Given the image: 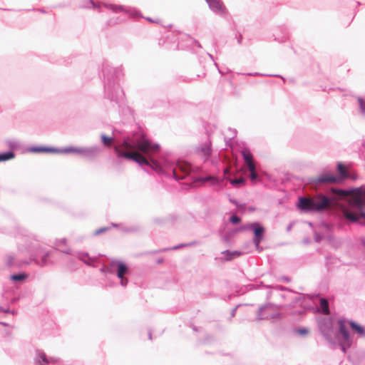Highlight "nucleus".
Wrapping results in <instances>:
<instances>
[{
  "mask_svg": "<svg viewBox=\"0 0 365 365\" xmlns=\"http://www.w3.org/2000/svg\"><path fill=\"white\" fill-rule=\"evenodd\" d=\"M331 191L339 197L350 196L347 206L339 205V209L346 220L354 222H365V188L360 187L349 191L332 188Z\"/></svg>",
  "mask_w": 365,
  "mask_h": 365,
  "instance_id": "nucleus-1",
  "label": "nucleus"
},
{
  "mask_svg": "<svg viewBox=\"0 0 365 365\" xmlns=\"http://www.w3.org/2000/svg\"><path fill=\"white\" fill-rule=\"evenodd\" d=\"M116 147H121L123 151H138L142 155L143 153L148 156L155 154L160 150V146L153 143L144 135H141L134 140L128 138L121 145Z\"/></svg>",
  "mask_w": 365,
  "mask_h": 365,
  "instance_id": "nucleus-2",
  "label": "nucleus"
},
{
  "mask_svg": "<svg viewBox=\"0 0 365 365\" xmlns=\"http://www.w3.org/2000/svg\"><path fill=\"white\" fill-rule=\"evenodd\" d=\"M330 204L331 200L329 198L324 195H317L311 198H299L298 207L304 212H314L322 210Z\"/></svg>",
  "mask_w": 365,
  "mask_h": 365,
  "instance_id": "nucleus-3",
  "label": "nucleus"
},
{
  "mask_svg": "<svg viewBox=\"0 0 365 365\" xmlns=\"http://www.w3.org/2000/svg\"><path fill=\"white\" fill-rule=\"evenodd\" d=\"M115 150L120 157L132 160L140 165H149L155 170L159 169V165L156 161L153 159L148 160L143 155L138 151H123L121 147H115Z\"/></svg>",
  "mask_w": 365,
  "mask_h": 365,
  "instance_id": "nucleus-4",
  "label": "nucleus"
},
{
  "mask_svg": "<svg viewBox=\"0 0 365 365\" xmlns=\"http://www.w3.org/2000/svg\"><path fill=\"white\" fill-rule=\"evenodd\" d=\"M243 159L250 172V179L252 181H255L257 178V173L256 172V167L253 160V156L250 150L245 148L241 152Z\"/></svg>",
  "mask_w": 365,
  "mask_h": 365,
  "instance_id": "nucleus-5",
  "label": "nucleus"
},
{
  "mask_svg": "<svg viewBox=\"0 0 365 365\" xmlns=\"http://www.w3.org/2000/svg\"><path fill=\"white\" fill-rule=\"evenodd\" d=\"M252 230L254 232V238H253V242L256 245L257 247H259V245L260 242L262 241L263 238V234L264 232V228L261 226L259 224L255 222L252 224H249L246 226H245L241 230Z\"/></svg>",
  "mask_w": 365,
  "mask_h": 365,
  "instance_id": "nucleus-6",
  "label": "nucleus"
},
{
  "mask_svg": "<svg viewBox=\"0 0 365 365\" xmlns=\"http://www.w3.org/2000/svg\"><path fill=\"white\" fill-rule=\"evenodd\" d=\"M190 165L186 163H179L173 169V175L176 179H183L188 175Z\"/></svg>",
  "mask_w": 365,
  "mask_h": 365,
  "instance_id": "nucleus-7",
  "label": "nucleus"
},
{
  "mask_svg": "<svg viewBox=\"0 0 365 365\" xmlns=\"http://www.w3.org/2000/svg\"><path fill=\"white\" fill-rule=\"evenodd\" d=\"M316 182L318 183H325V184H338L340 183V178H336L331 173H323L319 175L316 179Z\"/></svg>",
  "mask_w": 365,
  "mask_h": 365,
  "instance_id": "nucleus-8",
  "label": "nucleus"
},
{
  "mask_svg": "<svg viewBox=\"0 0 365 365\" xmlns=\"http://www.w3.org/2000/svg\"><path fill=\"white\" fill-rule=\"evenodd\" d=\"M111 266L117 267V276L120 279L121 284L125 286L128 283V279L124 278V275L128 272L127 266L121 262H112Z\"/></svg>",
  "mask_w": 365,
  "mask_h": 365,
  "instance_id": "nucleus-9",
  "label": "nucleus"
},
{
  "mask_svg": "<svg viewBox=\"0 0 365 365\" xmlns=\"http://www.w3.org/2000/svg\"><path fill=\"white\" fill-rule=\"evenodd\" d=\"M337 171L339 173V175H336V177L340 178V182L346 178H351V175L349 174V167L341 163H339L337 164Z\"/></svg>",
  "mask_w": 365,
  "mask_h": 365,
  "instance_id": "nucleus-10",
  "label": "nucleus"
},
{
  "mask_svg": "<svg viewBox=\"0 0 365 365\" xmlns=\"http://www.w3.org/2000/svg\"><path fill=\"white\" fill-rule=\"evenodd\" d=\"M339 332L342 335L343 339L347 344L348 346H350V337L349 334L346 328V322L344 319H339L338 321Z\"/></svg>",
  "mask_w": 365,
  "mask_h": 365,
  "instance_id": "nucleus-11",
  "label": "nucleus"
},
{
  "mask_svg": "<svg viewBox=\"0 0 365 365\" xmlns=\"http://www.w3.org/2000/svg\"><path fill=\"white\" fill-rule=\"evenodd\" d=\"M197 153L205 160H207L211 154V143L207 142L201 145L197 149Z\"/></svg>",
  "mask_w": 365,
  "mask_h": 365,
  "instance_id": "nucleus-12",
  "label": "nucleus"
},
{
  "mask_svg": "<svg viewBox=\"0 0 365 365\" xmlns=\"http://www.w3.org/2000/svg\"><path fill=\"white\" fill-rule=\"evenodd\" d=\"M83 150L81 148H74V147H68L63 149H58V152H56V153H83Z\"/></svg>",
  "mask_w": 365,
  "mask_h": 365,
  "instance_id": "nucleus-13",
  "label": "nucleus"
},
{
  "mask_svg": "<svg viewBox=\"0 0 365 365\" xmlns=\"http://www.w3.org/2000/svg\"><path fill=\"white\" fill-rule=\"evenodd\" d=\"M320 308H321L322 312L324 314L328 315L330 314V311H329V303L326 299H324V298L320 299Z\"/></svg>",
  "mask_w": 365,
  "mask_h": 365,
  "instance_id": "nucleus-14",
  "label": "nucleus"
},
{
  "mask_svg": "<svg viewBox=\"0 0 365 365\" xmlns=\"http://www.w3.org/2000/svg\"><path fill=\"white\" fill-rule=\"evenodd\" d=\"M349 324L353 330H354L357 334L365 336V329L362 326L355 323L354 322H350Z\"/></svg>",
  "mask_w": 365,
  "mask_h": 365,
  "instance_id": "nucleus-15",
  "label": "nucleus"
},
{
  "mask_svg": "<svg viewBox=\"0 0 365 365\" xmlns=\"http://www.w3.org/2000/svg\"><path fill=\"white\" fill-rule=\"evenodd\" d=\"M32 150L34 152H37V153H56V152H58V149H57V148H45V147L34 148L32 149Z\"/></svg>",
  "mask_w": 365,
  "mask_h": 365,
  "instance_id": "nucleus-16",
  "label": "nucleus"
},
{
  "mask_svg": "<svg viewBox=\"0 0 365 365\" xmlns=\"http://www.w3.org/2000/svg\"><path fill=\"white\" fill-rule=\"evenodd\" d=\"M106 7L108 9L112 10L114 12H121L123 11V7L120 5H115V4H106L105 5Z\"/></svg>",
  "mask_w": 365,
  "mask_h": 365,
  "instance_id": "nucleus-17",
  "label": "nucleus"
},
{
  "mask_svg": "<svg viewBox=\"0 0 365 365\" xmlns=\"http://www.w3.org/2000/svg\"><path fill=\"white\" fill-rule=\"evenodd\" d=\"M210 6L215 9H220L222 7L221 3L219 0H208Z\"/></svg>",
  "mask_w": 365,
  "mask_h": 365,
  "instance_id": "nucleus-18",
  "label": "nucleus"
},
{
  "mask_svg": "<svg viewBox=\"0 0 365 365\" xmlns=\"http://www.w3.org/2000/svg\"><path fill=\"white\" fill-rule=\"evenodd\" d=\"M14 154L12 152H8L0 155V162L11 160L14 158Z\"/></svg>",
  "mask_w": 365,
  "mask_h": 365,
  "instance_id": "nucleus-19",
  "label": "nucleus"
},
{
  "mask_svg": "<svg viewBox=\"0 0 365 365\" xmlns=\"http://www.w3.org/2000/svg\"><path fill=\"white\" fill-rule=\"evenodd\" d=\"M101 139L103 144L108 147L110 146L113 142V139L112 138L108 137L106 135H102Z\"/></svg>",
  "mask_w": 365,
  "mask_h": 365,
  "instance_id": "nucleus-20",
  "label": "nucleus"
},
{
  "mask_svg": "<svg viewBox=\"0 0 365 365\" xmlns=\"http://www.w3.org/2000/svg\"><path fill=\"white\" fill-rule=\"evenodd\" d=\"M27 275L24 274H14L11 276V279L14 281H21L25 279Z\"/></svg>",
  "mask_w": 365,
  "mask_h": 365,
  "instance_id": "nucleus-21",
  "label": "nucleus"
},
{
  "mask_svg": "<svg viewBox=\"0 0 365 365\" xmlns=\"http://www.w3.org/2000/svg\"><path fill=\"white\" fill-rule=\"evenodd\" d=\"M245 179L242 178H240L239 179H234V180H230V183L234 185H242L245 183Z\"/></svg>",
  "mask_w": 365,
  "mask_h": 365,
  "instance_id": "nucleus-22",
  "label": "nucleus"
},
{
  "mask_svg": "<svg viewBox=\"0 0 365 365\" xmlns=\"http://www.w3.org/2000/svg\"><path fill=\"white\" fill-rule=\"evenodd\" d=\"M39 358L44 363V364H41V363H39V365H47L49 363V361L47 359L46 356V354L44 353H40L39 354Z\"/></svg>",
  "mask_w": 365,
  "mask_h": 365,
  "instance_id": "nucleus-23",
  "label": "nucleus"
},
{
  "mask_svg": "<svg viewBox=\"0 0 365 365\" xmlns=\"http://www.w3.org/2000/svg\"><path fill=\"white\" fill-rule=\"evenodd\" d=\"M230 222L233 224H237L240 222V218L236 215H233L230 217Z\"/></svg>",
  "mask_w": 365,
  "mask_h": 365,
  "instance_id": "nucleus-24",
  "label": "nucleus"
},
{
  "mask_svg": "<svg viewBox=\"0 0 365 365\" xmlns=\"http://www.w3.org/2000/svg\"><path fill=\"white\" fill-rule=\"evenodd\" d=\"M359 101L361 109L362 110L363 112H365V102L364 101H362L361 99H359Z\"/></svg>",
  "mask_w": 365,
  "mask_h": 365,
  "instance_id": "nucleus-25",
  "label": "nucleus"
},
{
  "mask_svg": "<svg viewBox=\"0 0 365 365\" xmlns=\"http://www.w3.org/2000/svg\"><path fill=\"white\" fill-rule=\"evenodd\" d=\"M107 229L106 228H101L95 231V235H99L103 232H105Z\"/></svg>",
  "mask_w": 365,
  "mask_h": 365,
  "instance_id": "nucleus-26",
  "label": "nucleus"
},
{
  "mask_svg": "<svg viewBox=\"0 0 365 365\" xmlns=\"http://www.w3.org/2000/svg\"><path fill=\"white\" fill-rule=\"evenodd\" d=\"M298 332H299L300 334H307V333H308V331H307V329H299V330L298 331Z\"/></svg>",
  "mask_w": 365,
  "mask_h": 365,
  "instance_id": "nucleus-27",
  "label": "nucleus"
},
{
  "mask_svg": "<svg viewBox=\"0 0 365 365\" xmlns=\"http://www.w3.org/2000/svg\"><path fill=\"white\" fill-rule=\"evenodd\" d=\"M148 20L150 22H153V23H156V24H159L160 23V20H156V21H153L150 19H148Z\"/></svg>",
  "mask_w": 365,
  "mask_h": 365,
  "instance_id": "nucleus-28",
  "label": "nucleus"
},
{
  "mask_svg": "<svg viewBox=\"0 0 365 365\" xmlns=\"http://www.w3.org/2000/svg\"><path fill=\"white\" fill-rule=\"evenodd\" d=\"M320 329H321V331H322V333H323L324 334L327 335V332H326L325 329H324L322 327H321V328H320Z\"/></svg>",
  "mask_w": 365,
  "mask_h": 365,
  "instance_id": "nucleus-29",
  "label": "nucleus"
},
{
  "mask_svg": "<svg viewBox=\"0 0 365 365\" xmlns=\"http://www.w3.org/2000/svg\"><path fill=\"white\" fill-rule=\"evenodd\" d=\"M90 3L93 5V8H96V4H95L92 0H90Z\"/></svg>",
  "mask_w": 365,
  "mask_h": 365,
  "instance_id": "nucleus-30",
  "label": "nucleus"
},
{
  "mask_svg": "<svg viewBox=\"0 0 365 365\" xmlns=\"http://www.w3.org/2000/svg\"><path fill=\"white\" fill-rule=\"evenodd\" d=\"M66 240L64 239L59 241V243H62V244H66Z\"/></svg>",
  "mask_w": 365,
  "mask_h": 365,
  "instance_id": "nucleus-31",
  "label": "nucleus"
},
{
  "mask_svg": "<svg viewBox=\"0 0 365 365\" xmlns=\"http://www.w3.org/2000/svg\"><path fill=\"white\" fill-rule=\"evenodd\" d=\"M65 252L69 254L71 252V249H67L66 251H64Z\"/></svg>",
  "mask_w": 365,
  "mask_h": 365,
  "instance_id": "nucleus-32",
  "label": "nucleus"
},
{
  "mask_svg": "<svg viewBox=\"0 0 365 365\" xmlns=\"http://www.w3.org/2000/svg\"><path fill=\"white\" fill-rule=\"evenodd\" d=\"M210 179L211 180V178H204V179H203V181H207V180H210ZM212 180H213V179L212 178Z\"/></svg>",
  "mask_w": 365,
  "mask_h": 365,
  "instance_id": "nucleus-33",
  "label": "nucleus"
},
{
  "mask_svg": "<svg viewBox=\"0 0 365 365\" xmlns=\"http://www.w3.org/2000/svg\"><path fill=\"white\" fill-rule=\"evenodd\" d=\"M229 173V169L228 168L225 169V173Z\"/></svg>",
  "mask_w": 365,
  "mask_h": 365,
  "instance_id": "nucleus-34",
  "label": "nucleus"
},
{
  "mask_svg": "<svg viewBox=\"0 0 365 365\" xmlns=\"http://www.w3.org/2000/svg\"><path fill=\"white\" fill-rule=\"evenodd\" d=\"M319 240H320V237L317 236V237H316V241L319 242Z\"/></svg>",
  "mask_w": 365,
  "mask_h": 365,
  "instance_id": "nucleus-35",
  "label": "nucleus"
},
{
  "mask_svg": "<svg viewBox=\"0 0 365 365\" xmlns=\"http://www.w3.org/2000/svg\"><path fill=\"white\" fill-rule=\"evenodd\" d=\"M234 255L239 256V255H240V253H238V252H235V253H234Z\"/></svg>",
  "mask_w": 365,
  "mask_h": 365,
  "instance_id": "nucleus-36",
  "label": "nucleus"
},
{
  "mask_svg": "<svg viewBox=\"0 0 365 365\" xmlns=\"http://www.w3.org/2000/svg\"><path fill=\"white\" fill-rule=\"evenodd\" d=\"M162 262H163V259H160V260H158V262L160 264V263H162Z\"/></svg>",
  "mask_w": 365,
  "mask_h": 365,
  "instance_id": "nucleus-37",
  "label": "nucleus"
},
{
  "mask_svg": "<svg viewBox=\"0 0 365 365\" xmlns=\"http://www.w3.org/2000/svg\"><path fill=\"white\" fill-rule=\"evenodd\" d=\"M45 258H46V257L43 258V261L44 262H45Z\"/></svg>",
  "mask_w": 365,
  "mask_h": 365,
  "instance_id": "nucleus-38",
  "label": "nucleus"
}]
</instances>
